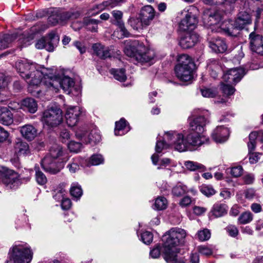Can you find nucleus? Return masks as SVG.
<instances>
[{
  "label": "nucleus",
  "instance_id": "nucleus-21",
  "mask_svg": "<svg viewBox=\"0 0 263 263\" xmlns=\"http://www.w3.org/2000/svg\"><path fill=\"white\" fill-rule=\"evenodd\" d=\"M20 130L22 136L28 141L33 140L37 135V129L31 124H26L20 127Z\"/></svg>",
  "mask_w": 263,
  "mask_h": 263
},
{
  "label": "nucleus",
  "instance_id": "nucleus-62",
  "mask_svg": "<svg viewBox=\"0 0 263 263\" xmlns=\"http://www.w3.org/2000/svg\"><path fill=\"white\" fill-rule=\"evenodd\" d=\"M9 136V133L0 126V142L6 141Z\"/></svg>",
  "mask_w": 263,
  "mask_h": 263
},
{
  "label": "nucleus",
  "instance_id": "nucleus-1",
  "mask_svg": "<svg viewBox=\"0 0 263 263\" xmlns=\"http://www.w3.org/2000/svg\"><path fill=\"white\" fill-rule=\"evenodd\" d=\"M15 66L21 77L28 84V89L31 92L32 88L38 86L43 80V82L45 80L49 71L26 59L18 60L16 62Z\"/></svg>",
  "mask_w": 263,
  "mask_h": 263
},
{
  "label": "nucleus",
  "instance_id": "nucleus-61",
  "mask_svg": "<svg viewBox=\"0 0 263 263\" xmlns=\"http://www.w3.org/2000/svg\"><path fill=\"white\" fill-rule=\"evenodd\" d=\"M226 230L229 235L232 237H235L238 234V230L234 226H229L227 228Z\"/></svg>",
  "mask_w": 263,
  "mask_h": 263
},
{
  "label": "nucleus",
  "instance_id": "nucleus-13",
  "mask_svg": "<svg viewBox=\"0 0 263 263\" xmlns=\"http://www.w3.org/2000/svg\"><path fill=\"white\" fill-rule=\"evenodd\" d=\"M76 137L85 143H96L101 139L100 132L97 129H93L88 134L85 128H79L76 132Z\"/></svg>",
  "mask_w": 263,
  "mask_h": 263
},
{
  "label": "nucleus",
  "instance_id": "nucleus-35",
  "mask_svg": "<svg viewBox=\"0 0 263 263\" xmlns=\"http://www.w3.org/2000/svg\"><path fill=\"white\" fill-rule=\"evenodd\" d=\"M128 24L134 29L137 31H141L147 27L143 23V21L138 18L130 17L128 20Z\"/></svg>",
  "mask_w": 263,
  "mask_h": 263
},
{
  "label": "nucleus",
  "instance_id": "nucleus-2",
  "mask_svg": "<svg viewBox=\"0 0 263 263\" xmlns=\"http://www.w3.org/2000/svg\"><path fill=\"white\" fill-rule=\"evenodd\" d=\"M165 138L173 143L175 149L180 152L187 150L190 146H200L209 141V138L204 135L193 132L182 134L176 131H169L167 132Z\"/></svg>",
  "mask_w": 263,
  "mask_h": 263
},
{
  "label": "nucleus",
  "instance_id": "nucleus-59",
  "mask_svg": "<svg viewBox=\"0 0 263 263\" xmlns=\"http://www.w3.org/2000/svg\"><path fill=\"white\" fill-rule=\"evenodd\" d=\"M252 151L253 150L250 151L249 149V160L251 163L254 164L258 161L262 154L259 153H251Z\"/></svg>",
  "mask_w": 263,
  "mask_h": 263
},
{
  "label": "nucleus",
  "instance_id": "nucleus-40",
  "mask_svg": "<svg viewBox=\"0 0 263 263\" xmlns=\"http://www.w3.org/2000/svg\"><path fill=\"white\" fill-rule=\"evenodd\" d=\"M35 180L36 182L41 185H44L47 183V179L44 174L40 170L39 167L35 166Z\"/></svg>",
  "mask_w": 263,
  "mask_h": 263
},
{
  "label": "nucleus",
  "instance_id": "nucleus-37",
  "mask_svg": "<svg viewBox=\"0 0 263 263\" xmlns=\"http://www.w3.org/2000/svg\"><path fill=\"white\" fill-rule=\"evenodd\" d=\"M116 25L118 27V29L117 31H115V35H117V36L119 39L129 36L130 34L126 29L124 22H118V24Z\"/></svg>",
  "mask_w": 263,
  "mask_h": 263
},
{
  "label": "nucleus",
  "instance_id": "nucleus-55",
  "mask_svg": "<svg viewBox=\"0 0 263 263\" xmlns=\"http://www.w3.org/2000/svg\"><path fill=\"white\" fill-rule=\"evenodd\" d=\"M68 147L70 151L78 153L82 148V144L80 142L70 141L68 144Z\"/></svg>",
  "mask_w": 263,
  "mask_h": 263
},
{
  "label": "nucleus",
  "instance_id": "nucleus-20",
  "mask_svg": "<svg viewBox=\"0 0 263 263\" xmlns=\"http://www.w3.org/2000/svg\"><path fill=\"white\" fill-rule=\"evenodd\" d=\"M229 135L230 132L227 127L218 126L213 131L212 136L216 142L222 143L227 140Z\"/></svg>",
  "mask_w": 263,
  "mask_h": 263
},
{
  "label": "nucleus",
  "instance_id": "nucleus-22",
  "mask_svg": "<svg viewBox=\"0 0 263 263\" xmlns=\"http://www.w3.org/2000/svg\"><path fill=\"white\" fill-rule=\"evenodd\" d=\"M209 47L215 52L223 53L227 49L225 41L221 38H216L210 41Z\"/></svg>",
  "mask_w": 263,
  "mask_h": 263
},
{
  "label": "nucleus",
  "instance_id": "nucleus-60",
  "mask_svg": "<svg viewBox=\"0 0 263 263\" xmlns=\"http://www.w3.org/2000/svg\"><path fill=\"white\" fill-rule=\"evenodd\" d=\"M161 252H162L164 253L163 246L162 248L159 246H158L151 251L150 255L153 258H157L159 257Z\"/></svg>",
  "mask_w": 263,
  "mask_h": 263
},
{
  "label": "nucleus",
  "instance_id": "nucleus-24",
  "mask_svg": "<svg viewBox=\"0 0 263 263\" xmlns=\"http://www.w3.org/2000/svg\"><path fill=\"white\" fill-rule=\"evenodd\" d=\"M3 181L6 185H9L11 189L14 188L19 182L17 174L11 170H7L6 174H4Z\"/></svg>",
  "mask_w": 263,
  "mask_h": 263
},
{
  "label": "nucleus",
  "instance_id": "nucleus-46",
  "mask_svg": "<svg viewBox=\"0 0 263 263\" xmlns=\"http://www.w3.org/2000/svg\"><path fill=\"white\" fill-rule=\"evenodd\" d=\"M206 5H228L234 3L236 0H202Z\"/></svg>",
  "mask_w": 263,
  "mask_h": 263
},
{
  "label": "nucleus",
  "instance_id": "nucleus-47",
  "mask_svg": "<svg viewBox=\"0 0 263 263\" xmlns=\"http://www.w3.org/2000/svg\"><path fill=\"white\" fill-rule=\"evenodd\" d=\"M203 97L207 98H214L217 95V90L215 88H204L201 89Z\"/></svg>",
  "mask_w": 263,
  "mask_h": 263
},
{
  "label": "nucleus",
  "instance_id": "nucleus-53",
  "mask_svg": "<svg viewBox=\"0 0 263 263\" xmlns=\"http://www.w3.org/2000/svg\"><path fill=\"white\" fill-rule=\"evenodd\" d=\"M197 236L200 241H205L210 238L211 233L208 229H205L198 231Z\"/></svg>",
  "mask_w": 263,
  "mask_h": 263
},
{
  "label": "nucleus",
  "instance_id": "nucleus-10",
  "mask_svg": "<svg viewBox=\"0 0 263 263\" xmlns=\"http://www.w3.org/2000/svg\"><path fill=\"white\" fill-rule=\"evenodd\" d=\"M251 23L252 19L249 13L246 11L240 12L234 24L229 21L227 28H222L223 32L229 36H235L238 33V30L243 29Z\"/></svg>",
  "mask_w": 263,
  "mask_h": 263
},
{
  "label": "nucleus",
  "instance_id": "nucleus-3",
  "mask_svg": "<svg viewBox=\"0 0 263 263\" xmlns=\"http://www.w3.org/2000/svg\"><path fill=\"white\" fill-rule=\"evenodd\" d=\"M127 44L124 49L125 54L134 58L137 62L141 63L151 62L154 57V51L148 49L138 40L126 41Z\"/></svg>",
  "mask_w": 263,
  "mask_h": 263
},
{
  "label": "nucleus",
  "instance_id": "nucleus-16",
  "mask_svg": "<svg viewBox=\"0 0 263 263\" xmlns=\"http://www.w3.org/2000/svg\"><path fill=\"white\" fill-rule=\"evenodd\" d=\"M245 74V70L242 68H232L223 74V79L226 81L236 84L241 80Z\"/></svg>",
  "mask_w": 263,
  "mask_h": 263
},
{
  "label": "nucleus",
  "instance_id": "nucleus-11",
  "mask_svg": "<svg viewBox=\"0 0 263 263\" xmlns=\"http://www.w3.org/2000/svg\"><path fill=\"white\" fill-rule=\"evenodd\" d=\"M41 121L44 127L53 128L59 125L63 121L62 111L55 106H52L44 110Z\"/></svg>",
  "mask_w": 263,
  "mask_h": 263
},
{
  "label": "nucleus",
  "instance_id": "nucleus-30",
  "mask_svg": "<svg viewBox=\"0 0 263 263\" xmlns=\"http://www.w3.org/2000/svg\"><path fill=\"white\" fill-rule=\"evenodd\" d=\"M21 106L32 114L35 112L37 109V104L36 101L31 98H28L23 100L22 102Z\"/></svg>",
  "mask_w": 263,
  "mask_h": 263
},
{
  "label": "nucleus",
  "instance_id": "nucleus-49",
  "mask_svg": "<svg viewBox=\"0 0 263 263\" xmlns=\"http://www.w3.org/2000/svg\"><path fill=\"white\" fill-rule=\"evenodd\" d=\"M198 251L201 254L206 256H209L212 255L213 250L210 246L201 245L197 247Z\"/></svg>",
  "mask_w": 263,
  "mask_h": 263
},
{
  "label": "nucleus",
  "instance_id": "nucleus-12",
  "mask_svg": "<svg viewBox=\"0 0 263 263\" xmlns=\"http://www.w3.org/2000/svg\"><path fill=\"white\" fill-rule=\"evenodd\" d=\"M63 154L62 147L58 145L55 144L52 146L50 150L49 155L46 156L41 161V166L42 168L47 172L52 174L57 173L59 171L53 168L51 166H48L52 164L51 162V158L55 159L62 156Z\"/></svg>",
  "mask_w": 263,
  "mask_h": 263
},
{
  "label": "nucleus",
  "instance_id": "nucleus-15",
  "mask_svg": "<svg viewBox=\"0 0 263 263\" xmlns=\"http://www.w3.org/2000/svg\"><path fill=\"white\" fill-rule=\"evenodd\" d=\"M82 112V109L79 106H70L67 108L65 118L69 126L72 127L77 124Z\"/></svg>",
  "mask_w": 263,
  "mask_h": 263
},
{
  "label": "nucleus",
  "instance_id": "nucleus-6",
  "mask_svg": "<svg viewBox=\"0 0 263 263\" xmlns=\"http://www.w3.org/2000/svg\"><path fill=\"white\" fill-rule=\"evenodd\" d=\"M222 13L215 9L204 10L202 15V21L207 27H211L212 30L216 29V31H223L222 28H227L228 22H222Z\"/></svg>",
  "mask_w": 263,
  "mask_h": 263
},
{
  "label": "nucleus",
  "instance_id": "nucleus-54",
  "mask_svg": "<svg viewBox=\"0 0 263 263\" xmlns=\"http://www.w3.org/2000/svg\"><path fill=\"white\" fill-rule=\"evenodd\" d=\"M104 158L102 156L99 154L93 155L90 159V163L91 165H97L103 163Z\"/></svg>",
  "mask_w": 263,
  "mask_h": 263
},
{
  "label": "nucleus",
  "instance_id": "nucleus-58",
  "mask_svg": "<svg viewBox=\"0 0 263 263\" xmlns=\"http://www.w3.org/2000/svg\"><path fill=\"white\" fill-rule=\"evenodd\" d=\"M201 192L206 196L213 195L215 193L214 189L209 185H203L200 189Z\"/></svg>",
  "mask_w": 263,
  "mask_h": 263
},
{
  "label": "nucleus",
  "instance_id": "nucleus-43",
  "mask_svg": "<svg viewBox=\"0 0 263 263\" xmlns=\"http://www.w3.org/2000/svg\"><path fill=\"white\" fill-rule=\"evenodd\" d=\"M59 13L61 24L68 20L76 18L79 15V14L78 13H74L69 12H62L60 10H59Z\"/></svg>",
  "mask_w": 263,
  "mask_h": 263
},
{
  "label": "nucleus",
  "instance_id": "nucleus-44",
  "mask_svg": "<svg viewBox=\"0 0 263 263\" xmlns=\"http://www.w3.org/2000/svg\"><path fill=\"white\" fill-rule=\"evenodd\" d=\"M167 201L164 197H158L155 202V208L157 210H163L167 207Z\"/></svg>",
  "mask_w": 263,
  "mask_h": 263
},
{
  "label": "nucleus",
  "instance_id": "nucleus-38",
  "mask_svg": "<svg viewBox=\"0 0 263 263\" xmlns=\"http://www.w3.org/2000/svg\"><path fill=\"white\" fill-rule=\"evenodd\" d=\"M167 132H165L163 138V140H161L160 138L157 140L156 145V152L158 153H161L162 150L164 148H166L169 145H173L174 146L173 143H171L167 138H165V135Z\"/></svg>",
  "mask_w": 263,
  "mask_h": 263
},
{
  "label": "nucleus",
  "instance_id": "nucleus-32",
  "mask_svg": "<svg viewBox=\"0 0 263 263\" xmlns=\"http://www.w3.org/2000/svg\"><path fill=\"white\" fill-rule=\"evenodd\" d=\"M45 39V48L48 51H53L58 43L59 39L58 36L54 33H50Z\"/></svg>",
  "mask_w": 263,
  "mask_h": 263
},
{
  "label": "nucleus",
  "instance_id": "nucleus-45",
  "mask_svg": "<svg viewBox=\"0 0 263 263\" xmlns=\"http://www.w3.org/2000/svg\"><path fill=\"white\" fill-rule=\"evenodd\" d=\"M187 192V188L185 185L177 184L172 189V193L174 196H181Z\"/></svg>",
  "mask_w": 263,
  "mask_h": 263
},
{
  "label": "nucleus",
  "instance_id": "nucleus-36",
  "mask_svg": "<svg viewBox=\"0 0 263 263\" xmlns=\"http://www.w3.org/2000/svg\"><path fill=\"white\" fill-rule=\"evenodd\" d=\"M184 165L186 168L191 171L204 172L206 170V167L202 164L197 162L187 161L185 162Z\"/></svg>",
  "mask_w": 263,
  "mask_h": 263
},
{
  "label": "nucleus",
  "instance_id": "nucleus-18",
  "mask_svg": "<svg viewBox=\"0 0 263 263\" xmlns=\"http://www.w3.org/2000/svg\"><path fill=\"white\" fill-rule=\"evenodd\" d=\"M250 48L253 52L263 55V36L252 32L250 34Z\"/></svg>",
  "mask_w": 263,
  "mask_h": 263
},
{
  "label": "nucleus",
  "instance_id": "nucleus-23",
  "mask_svg": "<svg viewBox=\"0 0 263 263\" xmlns=\"http://www.w3.org/2000/svg\"><path fill=\"white\" fill-rule=\"evenodd\" d=\"M13 122V116L7 107H0V123L9 125Z\"/></svg>",
  "mask_w": 263,
  "mask_h": 263
},
{
  "label": "nucleus",
  "instance_id": "nucleus-27",
  "mask_svg": "<svg viewBox=\"0 0 263 263\" xmlns=\"http://www.w3.org/2000/svg\"><path fill=\"white\" fill-rule=\"evenodd\" d=\"M207 68L210 74L214 79L217 78L218 73L221 71V67L218 61L215 60H210L207 64Z\"/></svg>",
  "mask_w": 263,
  "mask_h": 263
},
{
  "label": "nucleus",
  "instance_id": "nucleus-51",
  "mask_svg": "<svg viewBox=\"0 0 263 263\" xmlns=\"http://www.w3.org/2000/svg\"><path fill=\"white\" fill-rule=\"evenodd\" d=\"M221 89L224 95L227 96L232 95L235 91V88L229 84H222Z\"/></svg>",
  "mask_w": 263,
  "mask_h": 263
},
{
  "label": "nucleus",
  "instance_id": "nucleus-56",
  "mask_svg": "<svg viewBox=\"0 0 263 263\" xmlns=\"http://www.w3.org/2000/svg\"><path fill=\"white\" fill-rule=\"evenodd\" d=\"M230 173L234 177H240L243 173L242 167L240 165L232 167L230 169Z\"/></svg>",
  "mask_w": 263,
  "mask_h": 263
},
{
  "label": "nucleus",
  "instance_id": "nucleus-52",
  "mask_svg": "<svg viewBox=\"0 0 263 263\" xmlns=\"http://www.w3.org/2000/svg\"><path fill=\"white\" fill-rule=\"evenodd\" d=\"M141 239L145 244L149 245L153 241V235L150 232L145 231L141 234Z\"/></svg>",
  "mask_w": 263,
  "mask_h": 263
},
{
  "label": "nucleus",
  "instance_id": "nucleus-26",
  "mask_svg": "<svg viewBox=\"0 0 263 263\" xmlns=\"http://www.w3.org/2000/svg\"><path fill=\"white\" fill-rule=\"evenodd\" d=\"M94 53L102 59H106L110 56L109 50L100 43L94 44L92 45Z\"/></svg>",
  "mask_w": 263,
  "mask_h": 263
},
{
  "label": "nucleus",
  "instance_id": "nucleus-8",
  "mask_svg": "<svg viewBox=\"0 0 263 263\" xmlns=\"http://www.w3.org/2000/svg\"><path fill=\"white\" fill-rule=\"evenodd\" d=\"M196 12L197 8L193 6H190L181 11V18L179 24L180 31L191 32L196 28L198 22Z\"/></svg>",
  "mask_w": 263,
  "mask_h": 263
},
{
  "label": "nucleus",
  "instance_id": "nucleus-19",
  "mask_svg": "<svg viewBox=\"0 0 263 263\" xmlns=\"http://www.w3.org/2000/svg\"><path fill=\"white\" fill-rule=\"evenodd\" d=\"M139 16L143 23L148 26L155 17V11L152 6L146 5L141 8Z\"/></svg>",
  "mask_w": 263,
  "mask_h": 263
},
{
  "label": "nucleus",
  "instance_id": "nucleus-63",
  "mask_svg": "<svg viewBox=\"0 0 263 263\" xmlns=\"http://www.w3.org/2000/svg\"><path fill=\"white\" fill-rule=\"evenodd\" d=\"M65 191L63 189H61L59 190H57L56 193L53 195V197L55 200L60 201L64 198V196L65 195Z\"/></svg>",
  "mask_w": 263,
  "mask_h": 263
},
{
  "label": "nucleus",
  "instance_id": "nucleus-34",
  "mask_svg": "<svg viewBox=\"0 0 263 263\" xmlns=\"http://www.w3.org/2000/svg\"><path fill=\"white\" fill-rule=\"evenodd\" d=\"M163 252L165 255L164 258L167 263H184L183 260L177 256V254L179 252H173V250L168 252L163 250Z\"/></svg>",
  "mask_w": 263,
  "mask_h": 263
},
{
  "label": "nucleus",
  "instance_id": "nucleus-57",
  "mask_svg": "<svg viewBox=\"0 0 263 263\" xmlns=\"http://www.w3.org/2000/svg\"><path fill=\"white\" fill-rule=\"evenodd\" d=\"M67 167L69 169V171L71 173H76L78 170H79V160L78 158H75L73 159L72 162L69 163L67 165Z\"/></svg>",
  "mask_w": 263,
  "mask_h": 263
},
{
  "label": "nucleus",
  "instance_id": "nucleus-42",
  "mask_svg": "<svg viewBox=\"0 0 263 263\" xmlns=\"http://www.w3.org/2000/svg\"><path fill=\"white\" fill-rule=\"evenodd\" d=\"M59 14V10L55 9L52 11L48 18V23L52 25L61 24Z\"/></svg>",
  "mask_w": 263,
  "mask_h": 263
},
{
  "label": "nucleus",
  "instance_id": "nucleus-4",
  "mask_svg": "<svg viewBox=\"0 0 263 263\" xmlns=\"http://www.w3.org/2000/svg\"><path fill=\"white\" fill-rule=\"evenodd\" d=\"M186 233L184 230L179 228H172L163 236V250L166 252L173 250V252H179L177 246L183 244Z\"/></svg>",
  "mask_w": 263,
  "mask_h": 263
},
{
  "label": "nucleus",
  "instance_id": "nucleus-9",
  "mask_svg": "<svg viewBox=\"0 0 263 263\" xmlns=\"http://www.w3.org/2000/svg\"><path fill=\"white\" fill-rule=\"evenodd\" d=\"M10 258L14 263H30L33 252L26 244H19L13 246L9 251Z\"/></svg>",
  "mask_w": 263,
  "mask_h": 263
},
{
  "label": "nucleus",
  "instance_id": "nucleus-41",
  "mask_svg": "<svg viewBox=\"0 0 263 263\" xmlns=\"http://www.w3.org/2000/svg\"><path fill=\"white\" fill-rule=\"evenodd\" d=\"M111 74L114 76L115 79L123 82L126 79V76L125 74V70L124 69H111L110 70Z\"/></svg>",
  "mask_w": 263,
  "mask_h": 263
},
{
  "label": "nucleus",
  "instance_id": "nucleus-5",
  "mask_svg": "<svg viewBox=\"0 0 263 263\" xmlns=\"http://www.w3.org/2000/svg\"><path fill=\"white\" fill-rule=\"evenodd\" d=\"M179 63L175 67L177 77L181 81L187 82L193 79V71L195 66L189 55L185 54L180 55L178 59Z\"/></svg>",
  "mask_w": 263,
  "mask_h": 263
},
{
  "label": "nucleus",
  "instance_id": "nucleus-17",
  "mask_svg": "<svg viewBox=\"0 0 263 263\" xmlns=\"http://www.w3.org/2000/svg\"><path fill=\"white\" fill-rule=\"evenodd\" d=\"M185 34L181 38L179 44L184 49L193 47L199 41V35L192 31H185Z\"/></svg>",
  "mask_w": 263,
  "mask_h": 263
},
{
  "label": "nucleus",
  "instance_id": "nucleus-7",
  "mask_svg": "<svg viewBox=\"0 0 263 263\" xmlns=\"http://www.w3.org/2000/svg\"><path fill=\"white\" fill-rule=\"evenodd\" d=\"M47 76L45 77V80L44 81V84L51 89L58 92L59 88L61 87L63 90L69 93L71 89L74 85V82L72 79L69 77L64 76L62 79L57 77H52L51 74L50 70L48 71Z\"/></svg>",
  "mask_w": 263,
  "mask_h": 263
},
{
  "label": "nucleus",
  "instance_id": "nucleus-33",
  "mask_svg": "<svg viewBox=\"0 0 263 263\" xmlns=\"http://www.w3.org/2000/svg\"><path fill=\"white\" fill-rule=\"evenodd\" d=\"M228 207L225 204L216 203L211 210V213L215 217H220L227 214Z\"/></svg>",
  "mask_w": 263,
  "mask_h": 263
},
{
  "label": "nucleus",
  "instance_id": "nucleus-14",
  "mask_svg": "<svg viewBox=\"0 0 263 263\" xmlns=\"http://www.w3.org/2000/svg\"><path fill=\"white\" fill-rule=\"evenodd\" d=\"M205 113L206 115H200L190 121V126L191 132L202 134L204 127L209 122L208 111H206Z\"/></svg>",
  "mask_w": 263,
  "mask_h": 263
},
{
  "label": "nucleus",
  "instance_id": "nucleus-25",
  "mask_svg": "<svg viewBox=\"0 0 263 263\" xmlns=\"http://www.w3.org/2000/svg\"><path fill=\"white\" fill-rule=\"evenodd\" d=\"M258 138L260 141L263 143V130L258 132H251L249 136V141L248 143V149L250 151L254 150L256 145V139Z\"/></svg>",
  "mask_w": 263,
  "mask_h": 263
},
{
  "label": "nucleus",
  "instance_id": "nucleus-64",
  "mask_svg": "<svg viewBox=\"0 0 263 263\" xmlns=\"http://www.w3.org/2000/svg\"><path fill=\"white\" fill-rule=\"evenodd\" d=\"M71 205V200L68 198H64L61 200V207L64 210L69 209Z\"/></svg>",
  "mask_w": 263,
  "mask_h": 263
},
{
  "label": "nucleus",
  "instance_id": "nucleus-31",
  "mask_svg": "<svg viewBox=\"0 0 263 263\" xmlns=\"http://www.w3.org/2000/svg\"><path fill=\"white\" fill-rule=\"evenodd\" d=\"M16 33L0 35V49H4L9 47V44L17 38Z\"/></svg>",
  "mask_w": 263,
  "mask_h": 263
},
{
  "label": "nucleus",
  "instance_id": "nucleus-39",
  "mask_svg": "<svg viewBox=\"0 0 263 263\" xmlns=\"http://www.w3.org/2000/svg\"><path fill=\"white\" fill-rule=\"evenodd\" d=\"M70 193L71 195L74 198L78 199L82 195L83 192L80 185L77 183L72 184Z\"/></svg>",
  "mask_w": 263,
  "mask_h": 263
},
{
  "label": "nucleus",
  "instance_id": "nucleus-50",
  "mask_svg": "<svg viewBox=\"0 0 263 263\" xmlns=\"http://www.w3.org/2000/svg\"><path fill=\"white\" fill-rule=\"evenodd\" d=\"M111 14L114 17V20L112 21V23L114 25L118 24V22H123L122 21L123 13L122 11L119 10H113L111 12Z\"/></svg>",
  "mask_w": 263,
  "mask_h": 263
},
{
  "label": "nucleus",
  "instance_id": "nucleus-28",
  "mask_svg": "<svg viewBox=\"0 0 263 263\" xmlns=\"http://www.w3.org/2000/svg\"><path fill=\"white\" fill-rule=\"evenodd\" d=\"M14 148L15 153L20 156L27 155L30 153L28 143L21 139H17L15 142Z\"/></svg>",
  "mask_w": 263,
  "mask_h": 263
},
{
  "label": "nucleus",
  "instance_id": "nucleus-29",
  "mask_svg": "<svg viewBox=\"0 0 263 263\" xmlns=\"http://www.w3.org/2000/svg\"><path fill=\"white\" fill-rule=\"evenodd\" d=\"M129 127L127 126L126 121L124 118H121L119 121L116 122L115 135L122 136L129 130Z\"/></svg>",
  "mask_w": 263,
  "mask_h": 263
},
{
  "label": "nucleus",
  "instance_id": "nucleus-48",
  "mask_svg": "<svg viewBox=\"0 0 263 263\" xmlns=\"http://www.w3.org/2000/svg\"><path fill=\"white\" fill-rule=\"evenodd\" d=\"M252 220L253 215L250 212L242 213L238 218L239 223L243 224L250 222Z\"/></svg>",
  "mask_w": 263,
  "mask_h": 263
}]
</instances>
